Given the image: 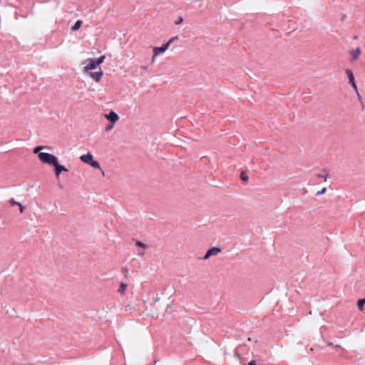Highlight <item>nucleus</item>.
Listing matches in <instances>:
<instances>
[{
	"mask_svg": "<svg viewBox=\"0 0 365 365\" xmlns=\"http://www.w3.org/2000/svg\"><path fill=\"white\" fill-rule=\"evenodd\" d=\"M103 71L100 68L99 71L97 72H91L89 73V76L93 78L96 82H99L102 78L103 76Z\"/></svg>",
	"mask_w": 365,
	"mask_h": 365,
	"instance_id": "obj_8",
	"label": "nucleus"
},
{
	"mask_svg": "<svg viewBox=\"0 0 365 365\" xmlns=\"http://www.w3.org/2000/svg\"><path fill=\"white\" fill-rule=\"evenodd\" d=\"M104 116L107 120L110 121V123L113 124H114L119 120L118 115L113 110L110 111V113L108 114H105Z\"/></svg>",
	"mask_w": 365,
	"mask_h": 365,
	"instance_id": "obj_5",
	"label": "nucleus"
},
{
	"mask_svg": "<svg viewBox=\"0 0 365 365\" xmlns=\"http://www.w3.org/2000/svg\"><path fill=\"white\" fill-rule=\"evenodd\" d=\"M178 36H173L166 43V44H168V46H169L173 42H174V41L178 40Z\"/></svg>",
	"mask_w": 365,
	"mask_h": 365,
	"instance_id": "obj_18",
	"label": "nucleus"
},
{
	"mask_svg": "<svg viewBox=\"0 0 365 365\" xmlns=\"http://www.w3.org/2000/svg\"><path fill=\"white\" fill-rule=\"evenodd\" d=\"M240 179L243 181V182H247L248 180H249V177L248 175H247V173L245 172H242L240 173Z\"/></svg>",
	"mask_w": 365,
	"mask_h": 365,
	"instance_id": "obj_14",
	"label": "nucleus"
},
{
	"mask_svg": "<svg viewBox=\"0 0 365 365\" xmlns=\"http://www.w3.org/2000/svg\"><path fill=\"white\" fill-rule=\"evenodd\" d=\"M9 203H10V205H11V206H14V205H19V202H18L15 201V200H14V199H13V198H12V199H11V200H9Z\"/></svg>",
	"mask_w": 365,
	"mask_h": 365,
	"instance_id": "obj_20",
	"label": "nucleus"
},
{
	"mask_svg": "<svg viewBox=\"0 0 365 365\" xmlns=\"http://www.w3.org/2000/svg\"><path fill=\"white\" fill-rule=\"evenodd\" d=\"M361 53V51L359 48H357L356 50H354L351 52V55L353 60H356L359 58V56Z\"/></svg>",
	"mask_w": 365,
	"mask_h": 365,
	"instance_id": "obj_12",
	"label": "nucleus"
},
{
	"mask_svg": "<svg viewBox=\"0 0 365 365\" xmlns=\"http://www.w3.org/2000/svg\"><path fill=\"white\" fill-rule=\"evenodd\" d=\"M183 22V19L182 17L180 16L178 17V19L175 21V25H178V24H180L181 23Z\"/></svg>",
	"mask_w": 365,
	"mask_h": 365,
	"instance_id": "obj_19",
	"label": "nucleus"
},
{
	"mask_svg": "<svg viewBox=\"0 0 365 365\" xmlns=\"http://www.w3.org/2000/svg\"><path fill=\"white\" fill-rule=\"evenodd\" d=\"M127 287H128V285L125 283L121 282L120 284V287H119V288L118 289V292L120 294L124 295L125 294V291H126Z\"/></svg>",
	"mask_w": 365,
	"mask_h": 365,
	"instance_id": "obj_11",
	"label": "nucleus"
},
{
	"mask_svg": "<svg viewBox=\"0 0 365 365\" xmlns=\"http://www.w3.org/2000/svg\"><path fill=\"white\" fill-rule=\"evenodd\" d=\"M83 64L85 65V66L83 68V70L85 72H87L90 70H93L98 66V65L96 64V59H93V58H88V59L86 60L83 62Z\"/></svg>",
	"mask_w": 365,
	"mask_h": 365,
	"instance_id": "obj_3",
	"label": "nucleus"
},
{
	"mask_svg": "<svg viewBox=\"0 0 365 365\" xmlns=\"http://www.w3.org/2000/svg\"><path fill=\"white\" fill-rule=\"evenodd\" d=\"M168 47L169 46L166 43L163 44L161 47H154V55L153 56V61H155V58L158 55V52L164 53L168 48Z\"/></svg>",
	"mask_w": 365,
	"mask_h": 365,
	"instance_id": "obj_6",
	"label": "nucleus"
},
{
	"mask_svg": "<svg viewBox=\"0 0 365 365\" xmlns=\"http://www.w3.org/2000/svg\"><path fill=\"white\" fill-rule=\"evenodd\" d=\"M55 167V173L56 178H59V175L62 171L68 172V170L61 165L58 164V160L56 162V164L53 165Z\"/></svg>",
	"mask_w": 365,
	"mask_h": 365,
	"instance_id": "obj_7",
	"label": "nucleus"
},
{
	"mask_svg": "<svg viewBox=\"0 0 365 365\" xmlns=\"http://www.w3.org/2000/svg\"><path fill=\"white\" fill-rule=\"evenodd\" d=\"M365 304V298L364 299H359L358 302H357V305L359 307V309L360 310H362L363 309V307L364 305Z\"/></svg>",
	"mask_w": 365,
	"mask_h": 365,
	"instance_id": "obj_15",
	"label": "nucleus"
},
{
	"mask_svg": "<svg viewBox=\"0 0 365 365\" xmlns=\"http://www.w3.org/2000/svg\"><path fill=\"white\" fill-rule=\"evenodd\" d=\"M89 165H90L91 167L94 168H97V169L101 170V172H102L103 175H105L104 171L101 169V165H100V163H99L98 161L93 160L89 163Z\"/></svg>",
	"mask_w": 365,
	"mask_h": 365,
	"instance_id": "obj_10",
	"label": "nucleus"
},
{
	"mask_svg": "<svg viewBox=\"0 0 365 365\" xmlns=\"http://www.w3.org/2000/svg\"><path fill=\"white\" fill-rule=\"evenodd\" d=\"M242 365H245V364H242Z\"/></svg>",
	"mask_w": 365,
	"mask_h": 365,
	"instance_id": "obj_28",
	"label": "nucleus"
},
{
	"mask_svg": "<svg viewBox=\"0 0 365 365\" xmlns=\"http://www.w3.org/2000/svg\"><path fill=\"white\" fill-rule=\"evenodd\" d=\"M221 252V250L218 247H213L208 250L206 254L203 257V259H207L212 256H215Z\"/></svg>",
	"mask_w": 365,
	"mask_h": 365,
	"instance_id": "obj_4",
	"label": "nucleus"
},
{
	"mask_svg": "<svg viewBox=\"0 0 365 365\" xmlns=\"http://www.w3.org/2000/svg\"><path fill=\"white\" fill-rule=\"evenodd\" d=\"M346 74L347 75V77L349 78V83L351 85L352 88L355 91V92L357 93V95L359 96V93L358 92V88L355 82L354 76L353 72L350 69L346 70Z\"/></svg>",
	"mask_w": 365,
	"mask_h": 365,
	"instance_id": "obj_2",
	"label": "nucleus"
},
{
	"mask_svg": "<svg viewBox=\"0 0 365 365\" xmlns=\"http://www.w3.org/2000/svg\"><path fill=\"white\" fill-rule=\"evenodd\" d=\"M81 24H82V21H80V20H78V21L75 23L74 26L72 27V30H73V31H77V30H78V29L81 28Z\"/></svg>",
	"mask_w": 365,
	"mask_h": 365,
	"instance_id": "obj_13",
	"label": "nucleus"
},
{
	"mask_svg": "<svg viewBox=\"0 0 365 365\" xmlns=\"http://www.w3.org/2000/svg\"><path fill=\"white\" fill-rule=\"evenodd\" d=\"M136 245L138 247L143 248V249H146L147 248V245L145 244H144L143 242H140V241H137L136 242Z\"/></svg>",
	"mask_w": 365,
	"mask_h": 365,
	"instance_id": "obj_17",
	"label": "nucleus"
},
{
	"mask_svg": "<svg viewBox=\"0 0 365 365\" xmlns=\"http://www.w3.org/2000/svg\"><path fill=\"white\" fill-rule=\"evenodd\" d=\"M125 309H126V310H128V309H130V307H126Z\"/></svg>",
	"mask_w": 365,
	"mask_h": 365,
	"instance_id": "obj_27",
	"label": "nucleus"
},
{
	"mask_svg": "<svg viewBox=\"0 0 365 365\" xmlns=\"http://www.w3.org/2000/svg\"><path fill=\"white\" fill-rule=\"evenodd\" d=\"M18 206L19 207L20 213H23L24 212L25 207L20 202Z\"/></svg>",
	"mask_w": 365,
	"mask_h": 365,
	"instance_id": "obj_23",
	"label": "nucleus"
},
{
	"mask_svg": "<svg viewBox=\"0 0 365 365\" xmlns=\"http://www.w3.org/2000/svg\"><path fill=\"white\" fill-rule=\"evenodd\" d=\"M123 272H128V268H127V267H123Z\"/></svg>",
	"mask_w": 365,
	"mask_h": 365,
	"instance_id": "obj_26",
	"label": "nucleus"
},
{
	"mask_svg": "<svg viewBox=\"0 0 365 365\" xmlns=\"http://www.w3.org/2000/svg\"><path fill=\"white\" fill-rule=\"evenodd\" d=\"M326 191H327V188L324 187L320 191L317 192V195H323V194H324L326 192Z\"/></svg>",
	"mask_w": 365,
	"mask_h": 365,
	"instance_id": "obj_22",
	"label": "nucleus"
},
{
	"mask_svg": "<svg viewBox=\"0 0 365 365\" xmlns=\"http://www.w3.org/2000/svg\"><path fill=\"white\" fill-rule=\"evenodd\" d=\"M247 365H257V362L255 360H251Z\"/></svg>",
	"mask_w": 365,
	"mask_h": 365,
	"instance_id": "obj_25",
	"label": "nucleus"
},
{
	"mask_svg": "<svg viewBox=\"0 0 365 365\" xmlns=\"http://www.w3.org/2000/svg\"><path fill=\"white\" fill-rule=\"evenodd\" d=\"M317 177L318 178H324V181H327V178H328V174H326L324 175H322V174H318L317 175Z\"/></svg>",
	"mask_w": 365,
	"mask_h": 365,
	"instance_id": "obj_21",
	"label": "nucleus"
},
{
	"mask_svg": "<svg viewBox=\"0 0 365 365\" xmlns=\"http://www.w3.org/2000/svg\"><path fill=\"white\" fill-rule=\"evenodd\" d=\"M113 123L110 124V125H108V126L106 127V130H111L113 128Z\"/></svg>",
	"mask_w": 365,
	"mask_h": 365,
	"instance_id": "obj_24",
	"label": "nucleus"
},
{
	"mask_svg": "<svg viewBox=\"0 0 365 365\" xmlns=\"http://www.w3.org/2000/svg\"><path fill=\"white\" fill-rule=\"evenodd\" d=\"M105 58V56H100L98 59L96 60V64L99 66L100 64L103 63Z\"/></svg>",
	"mask_w": 365,
	"mask_h": 365,
	"instance_id": "obj_16",
	"label": "nucleus"
},
{
	"mask_svg": "<svg viewBox=\"0 0 365 365\" xmlns=\"http://www.w3.org/2000/svg\"><path fill=\"white\" fill-rule=\"evenodd\" d=\"M80 159L81 161L87 164H89L93 160V155L90 153L82 155L80 157Z\"/></svg>",
	"mask_w": 365,
	"mask_h": 365,
	"instance_id": "obj_9",
	"label": "nucleus"
},
{
	"mask_svg": "<svg viewBox=\"0 0 365 365\" xmlns=\"http://www.w3.org/2000/svg\"><path fill=\"white\" fill-rule=\"evenodd\" d=\"M43 148V146H38L34 150V153H38V157L39 160L43 163H46L49 165H56L58 161V158L52 154L40 152Z\"/></svg>",
	"mask_w": 365,
	"mask_h": 365,
	"instance_id": "obj_1",
	"label": "nucleus"
}]
</instances>
